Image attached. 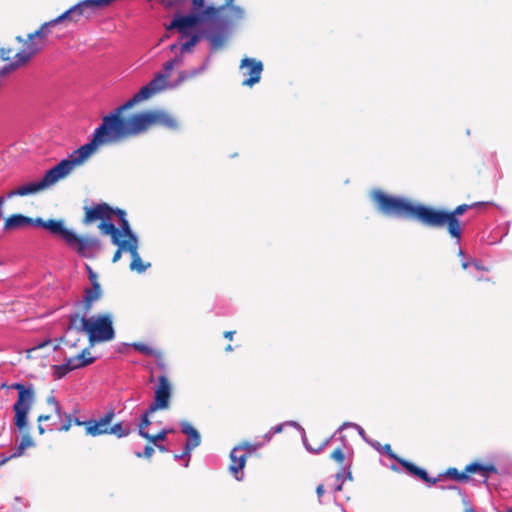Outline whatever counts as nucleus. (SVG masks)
<instances>
[{
  "label": "nucleus",
  "instance_id": "nucleus-1",
  "mask_svg": "<svg viewBox=\"0 0 512 512\" xmlns=\"http://www.w3.org/2000/svg\"><path fill=\"white\" fill-rule=\"evenodd\" d=\"M153 94H155L153 89L147 84L123 105L104 116L101 125L94 131L91 141L87 143L91 149L95 152L104 144L117 143L145 134L154 127L177 130L178 121L164 110H145L128 116L123 115L124 111L149 99Z\"/></svg>",
  "mask_w": 512,
  "mask_h": 512
},
{
  "label": "nucleus",
  "instance_id": "nucleus-2",
  "mask_svg": "<svg viewBox=\"0 0 512 512\" xmlns=\"http://www.w3.org/2000/svg\"><path fill=\"white\" fill-rule=\"evenodd\" d=\"M370 197L377 210L382 214L416 220L429 228L446 227L449 235L457 241L461 239V223L458 217L469 209L485 205L484 202L461 204L448 211L423 204H414L405 198L388 195L380 189L373 190Z\"/></svg>",
  "mask_w": 512,
  "mask_h": 512
},
{
  "label": "nucleus",
  "instance_id": "nucleus-3",
  "mask_svg": "<svg viewBox=\"0 0 512 512\" xmlns=\"http://www.w3.org/2000/svg\"><path fill=\"white\" fill-rule=\"evenodd\" d=\"M29 226H38L57 236L80 256L90 258L102 248L101 242L96 237L80 236L65 227L61 219L43 220L31 218L22 214H12L4 221V231H15Z\"/></svg>",
  "mask_w": 512,
  "mask_h": 512
},
{
  "label": "nucleus",
  "instance_id": "nucleus-4",
  "mask_svg": "<svg viewBox=\"0 0 512 512\" xmlns=\"http://www.w3.org/2000/svg\"><path fill=\"white\" fill-rule=\"evenodd\" d=\"M94 151L86 143L74 150L69 158L63 159L57 165L46 171L44 177L37 182L27 183L11 190L6 194L8 199L15 196H27L43 191L68 176L76 167L82 165Z\"/></svg>",
  "mask_w": 512,
  "mask_h": 512
},
{
  "label": "nucleus",
  "instance_id": "nucleus-5",
  "mask_svg": "<svg viewBox=\"0 0 512 512\" xmlns=\"http://www.w3.org/2000/svg\"><path fill=\"white\" fill-rule=\"evenodd\" d=\"M83 332L87 334L91 345L108 342L115 338L112 316L109 313L99 314L86 318L78 313L69 316V326L64 341L67 343L70 333Z\"/></svg>",
  "mask_w": 512,
  "mask_h": 512
},
{
  "label": "nucleus",
  "instance_id": "nucleus-6",
  "mask_svg": "<svg viewBox=\"0 0 512 512\" xmlns=\"http://www.w3.org/2000/svg\"><path fill=\"white\" fill-rule=\"evenodd\" d=\"M39 53V46L28 37L17 36L14 40L0 49L2 59L8 64L3 72H9L25 66L35 55Z\"/></svg>",
  "mask_w": 512,
  "mask_h": 512
},
{
  "label": "nucleus",
  "instance_id": "nucleus-7",
  "mask_svg": "<svg viewBox=\"0 0 512 512\" xmlns=\"http://www.w3.org/2000/svg\"><path fill=\"white\" fill-rule=\"evenodd\" d=\"M100 232L103 235H109L112 243L118 247L112 258L114 263L121 258L122 252L130 253V248L136 242V235L127 219H122L121 228H117L114 224H102Z\"/></svg>",
  "mask_w": 512,
  "mask_h": 512
},
{
  "label": "nucleus",
  "instance_id": "nucleus-8",
  "mask_svg": "<svg viewBox=\"0 0 512 512\" xmlns=\"http://www.w3.org/2000/svg\"><path fill=\"white\" fill-rule=\"evenodd\" d=\"M10 388L18 391L17 401L13 405L14 424L19 430H25L28 413L35 401V391L32 387H26L21 383H14Z\"/></svg>",
  "mask_w": 512,
  "mask_h": 512
},
{
  "label": "nucleus",
  "instance_id": "nucleus-9",
  "mask_svg": "<svg viewBox=\"0 0 512 512\" xmlns=\"http://www.w3.org/2000/svg\"><path fill=\"white\" fill-rule=\"evenodd\" d=\"M220 9L216 6H208L198 14H190L186 16L176 15L173 21L167 26V30L177 29L184 36H188V29L207 21L215 20L220 15Z\"/></svg>",
  "mask_w": 512,
  "mask_h": 512
},
{
  "label": "nucleus",
  "instance_id": "nucleus-10",
  "mask_svg": "<svg viewBox=\"0 0 512 512\" xmlns=\"http://www.w3.org/2000/svg\"><path fill=\"white\" fill-rule=\"evenodd\" d=\"M84 211L83 224L88 225L100 220L98 225L99 229L102 224H113L111 220L114 215L119 218L120 224L122 223V219H126V212L124 210L119 208L114 209L107 203L95 204L91 207L85 206Z\"/></svg>",
  "mask_w": 512,
  "mask_h": 512
},
{
  "label": "nucleus",
  "instance_id": "nucleus-11",
  "mask_svg": "<svg viewBox=\"0 0 512 512\" xmlns=\"http://www.w3.org/2000/svg\"><path fill=\"white\" fill-rule=\"evenodd\" d=\"M94 361L95 357H92L89 349L85 348L78 355L68 358L64 364L52 366L53 376L55 379H61L70 371L86 367Z\"/></svg>",
  "mask_w": 512,
  "mask_h": 512
},
{
  "label": "nucleus",
  "instance_id": "nucleus-12",
  "mask_svg": "<svg viewBox=\"0 0 512 512\" xmlns=\"http://www.w3.org/2000/svg\"><path fill=\"white\" fill-rule=\"evenodd\" d=\"M172 387L166 375L158 377V385L155 389L154 401L150 404V412L169 408Z\"/></svg>",
  "mask_w": 512,
  "mask_h": 512
},
{
  "label": "nucleus",
  "instance_id": "nucleus-13",
  "mask_svg": "<svg viewBox=\"0 0 512 512\" xmlns=\"http://www.w3.org/2000/svg\"><path fill=\"white\" fill-rule=\"evenodd\" d=\"M240 69H245L243 72L244 76H248L243 82L242 85L252 87L256 83H258L261 79V74L263 71V64L261 61L256 60L254 58H244L241 60Z\"/></svg>",
  "mask_w": 512,
  "mask_h": 512
},
{
  "label": "nucleus",
  "instance_id": "nucleus-14",
  "mask_svg": "<svg viewBox=\"0 0 512 512\" xmlns=\"http://www.w3.org/2000/svg\"><path fill=\"white\" fill-rule=\"evenodd\" d=\"M213 28H216V31L211 33H206L205 37L209 40L211 44V48L214 51L221 49L227 39V25L228 21L220 20L219 16L214 20H210Z\"/></svg>",
  "mask_w": 512,
  "mask_h": 512
},
{
  "label": "nucleus",
  "instance_id": "nucleus-15",
  "mask_svg": "<svg viewBox=\"0 0 512 512\" xmlns=\"http://www.w3.org/2000/svg\"><path fill=\"white\" fill-rule=\"evenodd\" d=\"M115 414L113 410L108 411L104 416L98 420H88L87 435L96 437L100 435L109 434L110 424Z\"/></svg>",
  "mask_w": 512,
  "mask_h": 512
},
{
  "label": "nucleus",
  "instance_id": "nucleus-16",
  "mask_svg": "<svg viewBox=\"0 0 512 512\" xmlns=\"http://www.w3.org/2000/svg\"><path fill=\"white\" fill-rule=\"evenodd\" d=\"M247 457L248 453L243 451V446H236L230 452L229 471L237 480L241 479L239 475L245 467Z\"/></svg>",
  "mask_w": 512,
  "mask_h": 512
},
{
  "label": "nucleus",
  "instance_id": "nucleus-17",
  "mask_svg": "<svg viewBox=\"0 0 512 512\" xmlns=\"http://www.w3.org/2000/svg\"><path fill=\"white\" fill-rule=\"evenodd\" d=\"M181 431L188 436V440L184 446V455H189L194 448L200 445L201 437L199 432L186 421L181 423Z\"/></svg>",
  "mask_w": 512,
  "mask_h": 512
},
{
  "label": "nucleus",
  "instance_id": "nucleus-18",
  "mask_svg": "<svg viewBox=\"0 0 512 512\" xmlns=\"http://www.w3.org/2000/svg\"><path fill=\"white\" fill-rule=\"evenodd\" d=\"M397 462L408 472L410 473L411 475L413 476H416L418 478H420L421 480H423L424 482L426 483H429V484H436L437 482L440 481V477H436V478H431L428 476L427 472L416 466L414 463L412 462H409L405 459H402V458H397Z\"/></svg>",
  "mask_w": 512,
  "mask_h": 512
},
{
  "label": "nucleus",
  "instance_id": "nucleus-19",
  "mask_svg": "<svg viewBox=\"0 0 512 512\" xmlns=\"http://www.w3.org/2000/svg\"><path fill=\"white\" fill-rule=\"evenodd\" d=\"M56 18L43 23L36 31L29 33L27 37L38 44L39 52L44 48L45 40L49 34V28L57 25Z\"/></svg>",
  "mask_w": 512,
  "mask_h": 512
},
{
  "label": "nucleus",
  "instance_id": "nucleus-20",
  "mask_svg": "<svg viewBox=\"0 0 512 512\" xmlns=\"http://www.w3.org/2000/svg\"><path fill=\"white\" fill-rule=\"evenodd\" d=\"M102 296V290L100 285H94L91 288H86L84 290V296H83V307L82 311L84 314H88L91 309L92 305L95 301L99 300Z\"/></svg>",
  "mask_w": 512,
  "mask_h": 512
},
{
  "label": "nucleus",
  "instance_id": "nucleus-21",
  "mask_svg": "<svg viewBox=\"0 0 512 512\" xmlns=\"http://www.w3.org/2000/svg\"><path fill=\"white\" fill-rule=\"evenodd\" d=\"M465 468H466L467 475L473 474V473H478L484 478L485 482L489 478V474L497 473V468L493 464H481L478 462H473V463L466 465Z\"/></svg>",
  "mask_w": 512,
  "mask_h": 512
},
{
  "label": "nucleus",
  "instance_id": "nucleus-22",
  "mask_svg": "<svg viewBox=\"0 0 512 512\" xmlns=\"http://www.w3.org/2000/svg\"><path fill=\"white\" fill-rule=\"evenodd\" d=\"M130 255L132 261L130 263V269L132 271H137L138 273L144 272L149 266L150 263L144 264L139 253H138V238L136 237V242L133 243V246L130 248Z\"/></svg>",
  "mask_w": 512,
  "mask_h": 512
},
{
  "label": "nucleus",
  "instance_id": "nucleus-23",
  "mask_svg": "<svg viewBox=\"0 0 512 512\" xmlns=\"http://www.w3.org/2000/svg\"><path fill=\"white\" fill-rule=\"evenodd\" d=\"M443 476L458 482H466L469 479V475H467L466 468L462 472H459L457 468L450 467L445 471ZM438 477H440L441 479L442 475H439Z\"/></svg>",
  "mask_w": 512,
  "mask_h": 512
},
{
  "label": "nucleus",
  "instance_id": "nucleus-24",
  "mask_svg": "<svg viewBox=\"0 0 512 512\" xmlns=\"http://www.w3.org/2000/svg\"><path fill=\"white\" fill-rule=\"evenodd\" d=\"M131 433L129 425H124L122 422L110 424L109 434L115 435L118 438L126 437Z\"/></svg>",
  "mask_w": 512,
  "mask_h": 512
},
{
  "label": "nucleus",
  "instance_id": "nucleus-25",
  "mask_svg": "<svg viewBox=\"0 0 512 512\" xmlns=\"http://www.w3.org/2000/svg\"><path fill=\"white\" fill-rule=\"evenodd\" d=\"M166 82H167V75H163L162 72H159L148 83V85L153 89L154 93H157L165 88Z\"/></svg>",
  "mask_w": 512,
  "mask_h": 512
},
{
  "label": "nucleus",
  "instance_id": "nucleus-26",
  "mask_svg": "<svg viewBox=\"0 0 512 512\" xmlns=\"http://www.w3.org/2000/svg\"><path fill=\"white\" fill-rule=\"evenodd\" d=\"M153 412H150V407L143 413L141 417V422L139 424V435L143 438H149V433L145 431V429L151 424L149 416Z\"/></svg>",
  "mask_w": 512,
  "mask_h": 512
},
{
  "label": "nucleus",
  "instance_id": "nucleus-27",
  "mask_svg": "<svg viewBox=\"0 0 512 512\" xmlns=\"http://www.w3.org/2000/svg\"><path fill=\"white\" fill-rule=\"evenodd\" d=\"M133 347L136 351H138L144 355H147V356H154V354L157 351V349H154L144 343H134Z\"/></svg>",
  "mask_w": 512,
  "mask_h": 512
},
{
  "label": "nucleus",
  "instance_id": "nucleus-28",
  "mask_svg": "<svg viewBox=\"0 0 512 512\" xmlns=\"http://www.w3.org/2000/svg\"><path fill=\"white\" fill-rule=\"evenodd\" d=\"M171 432H173L172 429H163L159 433H157L156 435H150L149 434V438H146V439L148 441H150L151 443L156 444L159 441H164L166 439L167 435L169 433H171Z\"/></svg>",
  "mask_w": 512,
  "mask_h": 512
},
{
  "label": "nucleus",
  "instance_id": "nucleus-29",
  "mask_svg": "<svg viewBox=\"0 0 512 512\" xmlns=\"http://www.w3.org/2000/svg\"><path fill=\"white\" fill-rule=\"evenodd\" d=\"M200 36L195 34L192 35L188 41L182 44L181 51L182 52H189L192 50V48L199 42Z\"/></svg>",
  "mask_w": 512,
  "mask_h": 512
},
{
  "label": "nucleus",
  "instance_id": "nucleus-30",
  "mask_svg": "<svg viewBox=\"0 0 512 512\" xmlns=\"http://www.w3.org/2000/svg\"><path fill=\"white\" fill-rule=\"evenodd\" d=\"M153 357H155V359H156L157 366L163 372H166V370H167V361H166V358H165L163 352L160 351V350H157Z\"/></svg>",
  "mask_w": 512,
  "mask_h": 512
},
{
  "label": "nucleus",
  "instance_id": "nucleus-31",
  "mask_svg": "<svg viewBox=\"0 0 512 512\" xmlns=\"http://www.w3.org/2000/svg\"><path fill=\"white\" fill-rule=\"evenodd\" d=\"M331 459L337 462L339 465H343L345 461V454L341 447L334 449L330 455Z\"/></svg>",
  "mask_w": 512,
  "mask_h": 512
},
{
  "label": "nucleus",
  "instance_id": "nucleus-32",
  "mask_svg": "<svg viewBox=\"0 0 512 512\" xmlns=\"http://www.w3.org/2000/svg\"><path fill=\"white\" fill-rule=\"evenodd\" d=\"M46 402L48 405H50L52 407V409L54 410V412L59 416L61 417V406H60V403L56 400L55 396L53 394H50L47 398H46Z\"/></svg>",
  "mask_w": 512,
  "mask_h": 512
},
{
  "label": "nucleus",
  "instance_id": "nucleus-33",
  "mask_svg": "<svg viewBox=\"0 0 512 512\" xmlns=\"http://www.w3.org/2000/svg\"><path fill=\"white\" fill-rule=\"evenodd\" d=\"M198 74V71L197 70H193V71H181L179 72L178 74V84L182 83V82H185L193 77H195L196 75Z\"/></svg>",
  "mask_w": 512,
  "mask_h": 512
},
{
  "label": "nucleus",
  "instance_id": "nucleus-34",
  "mask_svg": "<svg viewBox=\"0 0 512 512\" xmlns=\"http://www.w3.org/2000/svg\"><path fill=\"white\" fill-rule=\"evenodd\" d=\"M178 62H179V59L178 58H174V59H171V60L167 61L166 63H164V65H163V69H164L163 75H167V79L171 75V72L173 71L175 65Z\"/></svg>",
  "mask_w": 512,
  "mask_h": 512
},
{
  "label": "nucleus",
  "instance_id": "nucleus-35",
  "mask_svg": "<svg viewBox=\"0 0 512 512\" xmlns=\"http://www.w3.org/2000/svg\"><path fill=\"white\" fill-rule=\"evenodd\" d=\"M64 417H65V422L59 428H57V430L59 432H68L71 429L72 415L65 413Z\"/></svg>",
  "mask_w": 512,
  "mask_h": 512
},
{
  "label": "nucleus",
  "instance_id": "nucleus-36",
  "mask_svg": "<svg viewBox=\"0 0 512 512\" xmlns=\"http://www.w3.org/2000/svg\"><path fill=\"white\" fill-rule=\"evenodd\" d=\"M230 13H231V17L235 20H239L243 17L244 15V11L242 8H240L239 6H235V5H232L231 7L228 8Z\"/></svg>",
  "mask_w": 512,
  "mask_h": 512
},
{
  "label": "nucleus",
  "instance_id": "nucleus-37",
  "mask_svg": "<svg viewBox=\"0 0 512 512\" xmlns=\"http://www.w3.org/2000/svg\"><path fill=\"white\" fill-rule=\"evenodd\" d=\"M50 418H51V415H49V414H41L38 416L37 422L38 423L45 422V421L50 420ZM38 432L41 435H43L45 433V429L43 428V426L41 424L38 425Z\"/></svg>",
  "mask_w": 512,
  "mask_h": 512
},
{
  "label": "nucleus",
  "instance_id": "nucleus-38",
  "mask_svg": "<svg viewBox=\"0 0 512 512\" xmlns=\"http://www.w3.org/2000/svg\"><path fill=\"white\" fill-rule=\"evenodd\" d=\"M19 445L23 446L24 448H29V447H32L34 445L33 443V440L31 438V436L28 434V433H25L22 438H21V441L19 443Z\"/></svg>",
  "mask_w": 512,
  "mask_h": 512
},
{
  "label": "nucleus",
  "instance_id": "nucleus-39",
  "mask_svg": "<svg viewBox=\"0 0 512 512\" xmlns=\"http://www.w3.org/2000/svg\"><path fill=\"white\" fill-rule=\"evenodd\" d=\"M153 453H154V448L150 445H147L144 449V452L143 453L137 452L136 456L138 458L144 457V458L150 459L152 457Z\"/></svg>",
  "mask_w": 512,
  "mask_h": 512
},
{
  "label": "nucleus",
  "instance_id": "nucleus-40",
  "mask_svg": "<svg viewBox=\"0 0 512 512\" xmlns=\"http://www.w3.org/2000/svg\"><path fill=\"white\" fill-rule=\"evenodd\" d=\"M86 268H87V271H88V278H89L92 286L100 285L99 282H98L97 274L92 270V268L90 266L87 265Z\"/></svg>",
  "mask_w": 512,
  "mask_h": 512
},
{
  "label": "nucleus",
  "instance_id": "nucleus-41",
  "mask_svg": "<svg viewBox=\"0 0 512 512\" xmlns=\"http://www.w3.org/2000/svg\"><path fill=\"white\" fill-rule=\"evenodd\" d=\"M25 450H26V448H24L23 446H21V445H19V444H18V445L16 446V448H15L14 452H13L9 457L5 458V459L3 460V462H5L6 460H8V459H10V458H15V457H20V456H22V455L24 454Z\"/></svg>",
  "mask_w": 512,
  "mask_h": 512
},
{
  "label": "nucleus",
  "instance_id": "nucleus-42",
  "mask_svg": "<svg viewBox=\"0 0 512 512\" xmlns=\"http://www.w3.org/2000/svg\"><path fill=\"white\" fill-rule=\"evenodd\" d=\"M25 450H26V448H24L23 446H21V445H19V444H18V445L16 446V448H15L14 452H13L9 457L5 458V459L3 460V462H5L6 460H8V459H10V458H15V457H20V456H22V455L24 454Z\"/></svg>",
  "mask_w": 512,
  "mask_h": 512
},
{
  "label": "nucleus",
  "instance_id": "nucleus-43",
  "mask_svg": "<svg viewBox=\"0 0 512 512\" xmlns=\"http://www.w3.org/2000/svg\"><path fill=\"white\" fill-rule=\"evenodd\" d=\"M160 2L166 7H174L183 5L186 0H160Z\"/></svg>",
  "mask_w": 512,
  "mask_h": 512
},
{
  "label": "nucleus",
  "instance_id": "nucleus-44",
  "mask_svg": "<svg viewBox=\"0 0 512 512\" xmlns=\"http://www.w3.org/2000/svg\"><path fill=\"white\" fill-rule=\"evenodd\" d=\"M87 423H88V420L81 421L77 417H72V424H74L76 426H83L85 428L86 433H87Z\"/></svg>",
  "mask_w": 512,
  "mask_h": 512
},
{
  "label": "nucleus",
  "instance_id": "nucleus-45",
  "mask_svg": "<svg viewBox=\"0 0 512 512\" xmlns=\"http://www.w3.org/2000/svg\"><path fill=\"white\" fill-rule=\"evenodd\" d=\"M239 446H243V451L248 453V456L251 455V453L253 451H255V447H253L249 443H243V444H240Z\"/></svg>",
  "mask_w": 512,
  "mask_h": 512
},
{
  "label": "nucleus",
  "instance_id": "nucleus-46",
  "mask_svg": "<svg viewBox=\"0 0 512 512\" xmlns=\"http://www.w3.org/2000/svg\"><path fill=\"white\" fill-rule=\"evenodd\" d=\"M194 10H199L204 7V0H192Z\"/></svg>",
  "mask_w": 512,
  "mask_h": 512
},
{
  "label": "nucleus",
  "instance_id": "nucleus-47",
  "mask_svg": "<svg viewBox=\"0 0 512 512\" xmlns=\"http://www.w3.org/2000/svg\"><path fill=\"white\" fill-rule=\"evenodd\" d=\"M384 450H385V452L387 453V455H388L389 457H391V458H393V459H396V460H397V458H398V457L393 453V451H392V448H391L390 444H386V445L384 446Z\"/></svg>",
  "mask_w": 512,
  "mask_h": 512
},
{
  "label": "nucleus",
  "instance_id": "nucleus-48",
  "mask_svg": "<svg viewBox=\"0 0 512 512\" xmlns=\"http://www.w3.org/2000/svg\"><path fill=\"white\" fill-rule=\"evenodd\" d=\"M233 2H234V0H224V4L221 6H218L217 8H221L220 9V13H221L225 8L231 7Z\"/></svg>",
  "mask_w": 512,
  "mask_h": 512
},
{
  "label": "nucleus",
  "instance_id": "nucleus-49",
  "mask_svg": "<svg viewBox=\"0 0 512 512\" xmlns=\"http://www.w3.org/2000/svg\"><path fill=\"white\" fill-rule=\"evenodd\" d=\"M463 503L465 505L464 512H475L472 505L466 499H463Z\"/></svg>",
  "mask_w": 512,
  "mask_h": 512
},
{
  "label": "nucleus",
  "instance_id": "nucleus-50",
  "mask_svg": "<svg viewBox=\"0 0 512 512\" xmlns=\"http://www.w3.org/2000/svg\"><path fill=\"white\" fill-rule=\"evenodd\" d=\"M4 203H5V197L1 196L0 197V217L4 216V211H3Z\"/></svg>",
  "mask_w": 512,
  "mask_h": 512
},
{
  "label": "nucleus",
  "instance_id": "nucleus-51",
  "mask_svg": "<svg viewBox=\"0 0 512 512\" xmlns=\"http://www.w3.org/2000/svg\"><path fill=\"white\" fill-rule=\"evenodd\" d=\"M316 493L319 497H321L324 493V486L322 484H320L317 488H316Z\"/></svg>",
  "mask_w": 512,
  "mask_h": 512
},
{
  "label": "nucleus",
  "instance_id": "nucleus-52",
  "mask_svg": "<svg viewBox=\"0 0 512 512\" xmlns=\"http://www.w3.org/2000/svg\"><path fill=\"white\" fill-rule=\"evenodd\" d=\"M234 334H235V331H226V332H224V337L229 340H232Z\"/></svg>",
  "mask_w": 512,
  "mask_h": 512
},
{
  "label": "nucleus",
  "instance_id": "nucleus-53",
  "mask_svg": "<svg viewBox=\"0 0 512 512\" xmlns=\"http://www.w3.org/2000/svg\"><path fill=\"white\" fill-rule=\"evenodd\" d=\"M156 446H157V448H158V450H159L160 452H162V453H166V452H168V449H167L165 446H163V445H159V444H157V443H156Z\"/></svg>",
  "mask_w": 512,
  "mask_h": 512
},
{
  "label": "nucleus",
  "instance_id": "nucleus-54",
  "mask_svg": "<svg viewBox=\"0 0 512 512\" xmlns=\"http://www.w3.org/2000/svg\"><path fill=\"white\" fill-rule=\"evenodd\" d=\"M184 457H190V454L189 455H184V451L180 454V455H175V458H184Z\"/></svg>",
  "mask_w": 512,
  "mask_h": 512
},
{
  "label": "nucleus",
  "instance_id": "nucleus-55",
  "mask_svg": "<svg viewBox=\"0 0 512 512\" xmlns=\"http://www.w3.org/2000/svg\"><path fill=\"white\" fill-rule=\"evenodd\" d=\"M225 351H226V352H232V351H233V347H232L230 344H228V345L225 347Z\"/></svg>",
  "mask_w": 512,
  "mask_h": 512
},
{
  "label": "nucleus",
  "instance_id": "nucleus-56",
  "mask_svg": "<svg viewBox=\"0 0 512 512\" xmlns=\"http://www.w3.org/2000/svg\"><path fill=\"white\" fill-rule=\"evenodd\" d=\"M281 430H282V426L278 425L277 427L274 428V433L281 432Z\"/></svg>",
  "mask_w": 512,
  "mask_h": 512
},
{
  "label": "nucleus",
  "instance_id": "nucleus-57",
  "mask_svg": "<svg viewBox=\"0 0 512 512\" xmlns=\"http://www.w3.org/2000/svg\"><path fill=\"white\" fill-rule=\"evenodd\" d=\"M468 265H469L468 262H463L462 263V268L463 269H467Z\"/></svg>",
  "mask_w": 512,
  "mask_h": 512
},
{
  "label": "nucleus",
  "instance_id": "nucleus-58",
  "mask_svg": "<svg viewBox=\"0 0 512 512\" xmlns=\"http://www.w3.org/2000/svg\"><path fill=\"white\" fill-rule=\"evenodd\" d=\"M176 47H177V45H176V44H173V45H171V47H170V48H171V50L173 51Z\"/></svg>",
  "mask_w": 512,
  "mask_h": 512
},
{
  "label": "nucleus",
  "instance_id": "nucleus-59",
  "mask_svg": "<svg viewBox=\"0 0 512 512\" xmlns=\"http://www.w3.org/2000/svg\"><path fill=\"white\" fill-rule=\"evenodd\" d=\"M449 488L450 489H454V490H458V488L456 486H450Z\"/></svg>",
  "mask_w": 512,
  "mask_h": 512
},
{
  "label": "nucleus",
  "instance_id": "nucleus-60",
  "mask_svg": "<svg viewBox=\"0 0 512 512\" xmlns=\"http://www.w3.org/2000/svg\"><path fill=\"white\" fill-rule=\"evenodd\" d=\"M508 512H512V508Z\"/></svg>",
  "mask_w": 512,
  "mask_h": 512
}]
</instances>
